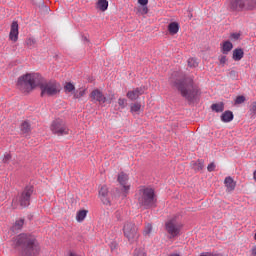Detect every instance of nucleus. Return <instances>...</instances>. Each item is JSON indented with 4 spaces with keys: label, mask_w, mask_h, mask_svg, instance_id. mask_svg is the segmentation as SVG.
<instances>
[{
    "label": "nucleus",
    "mask_w": 256,
    "mask_h": 256,
    "mask_svg": "<svg viewBox=\"0 0 256 256\" xmlns=\"http://www.w3.org/2000/svg\"><path fill=\"white\" fill-rule=\"evenodd\" d=\"M17 89L21 93H31L36 87H40L41 97H55L61 93V84L56 80L43 82V77L39 73H26L18 78Z\"/></svg>",
    "instance_id": "f257e3e1"
},
{
    "label": "nucleus",
    "mask_w": 256,
    "mask_h": 256,
    "mask_svg": "<svg viewBox=\"0 0 256 256\" xmlns=\"http://www.w3.org/2000/svg\"><path fill=\"white\" fill-rule=\"evenodd\" d=\"M171 87H175L188 103L191 105L193 103H199L201 97V88L195 83L193 78L185 77L183 79H175L171 77L169 79Z\"/></svg>",
    "instance_id": "f03ea898"
},
{
    "label": "nucleus",
    "mask_w": 256,
    "mask_h": 256,
    "mask_svg": "<svg viewBox=\"0 0 256 256\" xmlns=\"http://www.w3.org/2000/svg\"><path fill=\"white\" fill-rule=\"evenodd\" d=\"M15 249L19 256H39L41 253V245L37 240V236L31 233H20L14 238Z\"/></svg>",
    "instance_id": "7ed1b4c3"
},
{
    "label": "nucleus",
    "mask_w": 256,
    "mask_h": 256,
    "mask_svg": "<svg viewBox=\"0 0 256 256\" xmlns=\"http://www.w3.org/2000/svg\"><path fill=\"white\" fill-rule=\"evenodd\" d=\"M139 207L155 209L157 207V194L151 186H140L135 194Z\"/></svg>",
    "instance_id": "20e7f679"
},
{
    "label": "nucleus",
    "mask_w": 256,
    "mask_h": 256,
    "mask_svg": "<svg viewBox=\"0 0 256 256\" xmlns=\"http://www.w3.org/2000/svg\"><path fill=\"white\" fill-rule=\"evenodd\" d=\"M256 8V0H228V10L231 13L241 11H253Z\"/></svg>",
    "instance_id": "39448f33"
},
{
    "label": "nucleus",
    "mask_w": 256,
    "mask_h": 256,
    "mask_svg": "<svg viewBox=\"0 0 256 256\" xmlns=\"http://www.w3.org/2000/svg\"><path fill=\"white\" fill-rule=\"evenodd\" d=\"M33 191V186H26L18 198L12 200L13 209H17V201L19 202L20 207H29V205H31Z\"/></svg>",
    "instance_id": "423d86ee"
},
{
    "label": "nucleus",
    "mask_w": 256,
    "mask_h": 256,
    "mask_svg": "<svg viewBox=\"0 0 256 256\" xmlns=\"http://www.w3.org/2000/svg\"><path fill=\"white\" fill-rule=\"evenodd\" d=\"M50 130L53 135H57L58 137H62L63 135H69V128L65 123V120L61 118H57L52 121L50 125Z\"/></svg>",
    "instance_id": "0eeeda50"
},
{
    "label": "nucleus",
    "mask_w": 256,
    "mask_h": 256,
    "mask_svg": "<svg viewBox=\"0 0 256 256\" xmlns=\"http://www.w3.org/2000/svg\"><path fill=\"white\" fill-rule=\"evenodd\" d=\"M123 233L130 243H134V241L139 239V232L137 231V226L132 222H126L124 224Z\"/></svg>",
    "instance_id": "6e6552de"
},
{
    "label": "nucleus",
    "mask_w": 256,
    "mask_h": 256,
    "mask_svg": "<svg viewBox=\"0 0 256 256\" xmlns=\"http://www.w3.org/2000/svg\"><path fill=\"white\" fill-rule=\"evenodd\" d=\"M181 227V223L177 221V216L171 218L165 223V229L168 235H171V237H177V235H179L181 232Z\"/></svg>",
    "instance_id": "1a4fd4ad"
},
{
    "label": "nucleus",
    "mask_w": 256,
    "mask_h": 256,
    "mask_svg": "<svg viewBox=\"0 0 256 256\" xmlns=\"http://www.w3.org/2000/svg\"><path fill=\"white\" fill-rule=\"evenodd\" d=\"M117 181L122 187L123 197H127L131 189V185H127V181H129V175H127L125 172H121L120 174H118Z\"/></svg>",
    "instance_id": "9d476101"
},
{
    "label": "nucleus",
    "mask_w": 256,
    "mask_h": 256,
    "mask_svg": "<svg viewBox=\"0 0 256 256\" xmlns=\"http://www.w3.org/2000/svg\"><path fill=\"white\" fill-rule=\"evenodd\" d=\"M145 91H147V86H140L135 88L134 90H130L127 92L126 97L130 99V101H137L141 95L145 94Z\"/></svg>",
    "instance_id": "9b49d317"
},
{
    "label": "nucleus",
    "mask_w": 256,
    "mask_h": 256,
    "mask_svg": "<svg viewBox=\"0 0 256 256\" xmlns=\"http://www.w3.org/2000/svg\"><path fill=\"white\" fill-rule=\"evenodd\" d=\"M90 99L94 103H99L100 105H103V103L107 102V97H105V95H103V92L99 89H94L90 93Z\"/></svg>",
    "instance_id": "f8f14e48"
},
{
    "label": "nucleus",
    "mask_w": 256,
    "mask_h": 256,
    "mask_svg": "<svg viewBox=\"0 0 256 256\" xmlns=\"http://www.w3.org/2000/svg\"><path fill=\"white\" fill-rule=\"evenodd\" d=\"M9 39L14 43L19 41V23L17 21H13L11 24Z\"/></svg>",
    "instance_id": "ddd939ff"
},
{
    "label": "nucleus",
    "mask_w": 256,
    "mask_h": 256,
    "mask_svg": "<svg viewBox=\"0 0 256 256\" xmlns=\"http://www.w3.org/2000/svg\"><path fill=\"white\" fill-rule=\"evenodd\" d=\"M107 195H109V189L107 186H102L99 190L100 199L104 205H111V201L107 198Z\"/></svg>",
    "instance_id": "4468645a"
},
{
    "label": "nucleus",
    "mask_w": 256,
    "mask_h": 256,
    "mask_svg": "<svg viewBox=\"0 0 256 256\" xmlns=\"http://www.w3.org/2000/svg\"><path fill=\"white\" fill-rule=\"evenodd\" d=\"M224 185L228 192L235 191V187H237V183L230 176L225 178Z\"/></svg>",
    "instance_id": "2eb2a0df"
},
{
    "label": "nucleus",
    "mask_w": 256,
    "mask_h": 256,
    "mask_svg": "<svg viewBox=\"0 0 256 256\" xmlns=\"http://www.w3.org/2000/svg\"><path fill=\"white\" fill-rule=\"evenodd\" d=\"M181 26L178 24V22H171L168 24V32L169 35H177L179 33V29Z\"/></svg>",
    "instance_id": "dca6fc26"
},
{
    "label": "nucleus",
    "mask_w": 256,
    "mask_h": 256,
    "mask_svg": "<svg viewBox=\"0 0 256 256\" xmlns=\"http://www.w3.org/2000/svg\"><path fill=\"white\" fill-rule=\"evenodd\" d=\"M20 130L22 135H29L31 133V123L25 120L20 125Z\"/></svg>",
    "instance_id": "f3484780"
},
{
    "label": "nucleus",
    "mask_w": 256,
    "mask_h": 256,
    "mask_svg": "<svg viewBox=\"0 0 256 256\" xmlns=\"http://www.w3.org/2000/svg\"><path fill=\"white\" fill-rule=\"evenodd\" d=\"M245 55V52L242 48H236L233 50L232 59L234 61H241Z\"/></svg>",
    "instance_id": "a211bd4d"
},
{
    "label": "nucleus",
    "mask_w": 256,
    "mask_h": 256,
    "mask_svg": "<svg viewBox=\"0 0 256 256\" xmlns=\"http://www.w3.org/2000/svg\"><path fill=\"white\" fill-rule=\"evenodd\" d=\"M233 119H234V115H233V112H231V110H226L221 115V121H223V123H231Z\"/></svg>",
    "instance_id": "6ab92c4d"
},
{
    "label": "nucleus",
    "mask_w": 256,
    "mask_h": 256,
    "mask_svg": "<svg viewBox=\"0 0 256 256\" xmlns=\"http://www.w3.org/2000/svg\"><path fill=\"white\" fill-rule=\"evenodd\" d=\"M232 49L233 43H231V41H225L222 45L221 53H223V55H228Z\"/></svg>",
    "instance_id": "aec40b11"
},
{
    "label": "nucleus",
    "mask_w": 256,
    "mask_h": 256,
    "mask_svg": "<svg viewBox=\"0 0 256 256\" xmlns=\"http://www.w3.org/2000/svg\"><path fill=\"white\" fill-rule=\"evenodd\" d=\"M211 110L215 113H223V111H225V103H214L211 105Z\"/></svg>",
    "instance_id": "412c9836"
},
{
    "label": "nucleus",
    "mask_w": 256,
    "mask_h": 256,
    "mask_svg": "<svg viewBox=\"0 0 256 256\" xmlns=\"http://www.w3.org/2000/svg\"><path fill=\"white\" fill-rule=\"evenodd\" d=\"M109 8V2L107 0H98L97 9L100 11H107Z\"/></svg>",
    "instance_id": "4be33fe9"
},
{
    "label": "nucleus",
    "mask_w": 256,
    "mask_h": 256,
    "mask_svg": "<svg viewBox=\"0 0 256 256\" xmlns=\"http://www.w3.org/2000/svg\"><path fill=\"white\" fill-rule=\"evenodd\" d=\"M86 93H87V89H84V88L74 90L73 99H81V97H85Z\"/></svg>",
    "instance_id": "5701e85b"
},
{
    "label": "nucleus",
    "mask_w": 256,
    "mask_h": 256,
    "mask_svg": "<svg viewBox=\"0 0 256 256\" xmlns=\"http://www.w3.org/2000/svg\"><path fill=\"white\" fill-rule=\"evenodd\" d=\"M88 213L89 211L87 210L78 211L76 214V220L78 221V223H82V221H85V217H87Z\"/></svg>",
    "instance_id": "b1692460"
},
{
    "label": "nucleus",
    "mask_w": 256,
    "mask_h": 256,
    "mask_svg": "<svg viewBox=\"0 0 256 256\" xmlns=\"http://www.w3.org/2000/svg\"><path fill=\"white\" fill-rule=\"evenodd\" d=\"M25 224V220L23 219H20V220H17L14 225L12 226V231L15 232V231H21L23 229V225Z\"/></svg>",
    "instance_id": "393cba45"
},
{
    "label": "nucleus",
    "mask_w": 256,
    "mask_h": 256,
    "mask_svg": "<svg viewBox=\"0 0 256 256\" xmlns=\"http://www.w3.org/2000/svg\"><path fill=\"white\" fill-rule=\"evenodd\" d=\"M25 45L28 49H35L37 47V40L35 38H27Z\"/></svg>",
    "instance_id": "a878e982"
},
{
    "label": "nucleus",
    "mask_w": 256,
    "mask_h": 256,
    "mask_svg": "<svg viewBox=\"0 0 256 256\" xmlns=\"http://www.w3.org/2000/svg\"><path fill=\"white\" fill-rule=\"evenodd\" d=\"M75 91V85L71 82H66L64 85V92L65 93H73Z\"/></svg>",
    "instance_id": "bb28decb"
},
{
    "label": "nucleus",
    "mask_w": 256,
    "mask_h": 256,
    "mask_svg": "<svg viewBox=\"0 0 256 256\" xmlns=\"http://www.w3.org/2000/svg\"><path fill=\"white\" fill-rule=\"evenodd\" d=\"M141 111V104L140 102H136L131 104L130 106V112L131 113H139Z\"/></svg>",
    "instance_id": "cd10ccee"
},
{
    "label": "nucleus",
    "mask_w": 256,
    "mask_h": 256,
    "mask_svg": "<svg viewBox=\"0 0 256 256\" xmlns=\"http://www.w3.org/2000/svg\"><path fill=\"white\" fill-rule=\"evenodd\" d=\"M245 101H247L245 96H243V95L237 96L235 99V105H241V104L245 103Z\"/></svg>",
    "instance_id": "c85d7f7f"
},
{
    "label": "nucleus",
    "mask_w": 256,
    "mask_h": 256,
    "mask_svg": "<svg viewBox=\"0 0 256 256\" xmlns=\"http://www.w3.org/2000/svg\"><path fill=\"white\" fill-rule=\"evenodd\" d=\"M250 115L252 117H255L256 115V101L252 102L250 107H249Z\"/></svg>",
    "instance_id": "c756f323"
},
{
    "label": "nucleus",
    "mask_w": 256,
    "mask_h": 256,
    "mask_svg": "<svg viewBox=\"0 0 256 256\" xmlns=\"http://www.w3.org/2000/svg\"><path fill=\"white\" fill-rule=\"evenodd\" d=\"M118 105H119L120 109H125V107H127V99L119 98Z\"/></svg>",
    "instance_id": "7c9ffc66"
},
{
    "label": "nucleus",
    "mask_w": 256,
    "mask_h": 256,
    "mask_svg": "<svg viewBox=\"0 0 256 256\" xmlns=\"http://www.w3.org/2000/svg\"><path fill=\"white\" fill-rule=\"evenodd\" d=\"M199 63L197 62V59L195 58H189L188 59V66L189 67H197Z\"/></svg>",
    "instance_id": "2f4dec72"
},
{
    "label": "nucleus",
    "mask_w": 256,
    "mask_h": 256,
    "mask_svg": "<svg viewBox=\"0 0 256 256\" xmlns=\"http://www.w3.org/2000/svg\"><path fill=\"white\" fill-rule=\"evenodd\" d=\"M138 12L141 13V15H147V13H149V7H147V5L142 6L138 8Z\"/></svg>",
    "instance_id": "473e14b6"
},
{
    "label": "nucleus",
    "mask_w": 256,
    "mask_h": 256,
    "mask_svg": "<svg viewBox=\"0 0 256 256\" xmlns=\"http://www.w3.org/2000/svg\"><path fill=\"white\" fill-rule=\"evenodd\" d=\"M12 156L10 153H5L4 157L2 159V163L9 164V161H11Z\"/></svg>",
    "instance_id": "72a5a7b5"
},
{
    "label": "nucleus",
    "mask_w": 256,
    "mask_h": 256,
    "mask_svg": "<svg viewBox=\"0 0 256 256\" xmlns=\"http://www.w3.org/2000/svg\"><path fill=\"white\" fill-rule=\"evenodd\" d=\"M134 256H147V254L145 253V250H143V248H140L135 250Z\"/></svg>",
    "instance_id": "f704fd0d"
},
{
    "label": "nucleus",
    "mask_w": 256,
    "mask_h": 256,
    "mask_svg": "<svg viewBox=\"0 0 256 256\" xmlns=\"http://www.w3.org/2000/svg\"><path fill=\"white\" fill-rule=\"evenodd\" d=\"M240 38H241V33H232V34H230V39L232 41H239Z\"/></svg>",
    "instance_id": "c9c22d12"
},
{
    "label": "nucleus",
    "mask_w": 256,
    "mask_h": 256,
    "mask_svg": "<svg viewBox=\"0 0 256 256\" xmlns=\"http://www.w3.org/2000/svg\"><path fill=\"white\" fill-rule=\"evenodd\" d=\"M151 231H153V226L151 224H147L144 229V235H150Z\"/></svg>",
    "instance_id": "e433bc0d"
},
{
    "label": "nucleus",
    "mask_w": 256,
    "mask_h": 256,
    "mask_svg": "<svg viewBox=\"0 0 256 256\" xmlns=\"http://www.w3.org/2000/svg\"><path fill=\"white\" fill-rule=\"evenodd\" d=\"M220 65H225L227 63V56H220L219 57Z\"/></svg>",
    "instance_id": "4c0bfd02"
},
{
    "label": "nucleus",
    "mask_w": 256,
    "mask_h": 256,
    "mask_svg": "<svg viewBox=\"0 0 256 256\" xmlns=\"http://www.w3.org/2000/svg\"><path fill=\"white\" fill-rule=\"evenodd\" d=\"M203 160H198V164H197V171H203Z\"/></svg>",
    "instance_id": "58836bf2"
},
{
    "label": "nucleus",
    "mask_w": 256,
    "mask_h": 256,
    "mask_svg": "<svg viewBox=\"0 0 256 256\" xmlns=\"http://www.w3.org/2000/svg\"><path fill=\"white\" fill-rule=\"evenodd\" d=\"M209 173H212V171H215V163H210L207 167Z\"/></svg>",
    "instance_id": "ea45409f"
},
{
    "label": "nucleus",
    "mask_w": 256,
    "mask_h": 256,
    "mask_svg": "<svg viewBox=\"0 0 256 256\" xmlns=\"http://www.w3.org/2000/svg\"><path fill=\"white\" fill-rule=\"evenodd\" d=\"M138 3L142 5V7H145L149 3V0H138Z\"/></svg>",
    "instance_id": "a19ab883"
},
{
    "label": "nucleus",
    "mask_w": 256,
    "mask_h": 256,
    "mask_svg": "<svg viewBox=\"0 0 256 256\" xmlns=\"http://www.w3.org/2000/svg\"><path fill=\"white\" fill-rule=\"evenodd\" d=\"M250 253H251V256H256V246L252 247Z\"/></svg>",
    "instance_id": "79ce46f5"
},
{
    "label": "nucleus",
    "mask_w": 256,
    "mask_h": 256,
    "mask_svg": "<svg viewBox=\"0 0 256 256\" xmlns=\"http://www.w3.org/2000/svg\"><path fill=\"white\" fill-rule=\"evenodd\" d=\"M110 247H111V251H113V249H116L117 244H116L115 242H112V243L110 244Z\"/></svg>",
    "instance_id": "37998d69"
},
{
    "label": "nucleus",
    "mask_w": 256,
    "mask_h": 256,
    "mask_svg": "<svg viewBox=\"0 0 256 256\" xmlns=\"http://www.w3.org/2000/svg\"><path fill=\"white\" fill-rule=\"evenodd\" d=\"M254 181L256 182V170L253 173Z\"/></svg>",
    "instance_id": "c03bdc74"
},
{
    "label": "nucleus",
    "mask_w": 256,
    "mask_h": 256,
    "mask_svg": "<svg viewBox=\"0 0 256 256\" xmlns=\"http://www.w3.org/2000/svg\"><path fill=\"white\" fill-rule=\"evenodd\" d=\"M230 74H231V75H235V71L232 70V71L230 72Z\"/></svg>",
    "instance_id": "a18cd8bd"
},
{
    "label": "nucleus",
    "mask_w": 256,
    "mask_h": 256,
    "mask_svg": "<svg viewBox=\"0 0 256 256\" xmlns=\"http://www.w3.org/2000/svg\"><path fill=\"white\" fill-rule=\"evenodd\" d=\"M169 256H179V254H170Z\"/></svg>",
    "instance_id": "49530a36"
},
{
    "label": "nucleus",
    "mask_w": 256,
    "mask_h": 256,
    "mask_svg": "<svg viewBox=\"0 0 256 256\" xmlns=\"http://www.w3.org/2000/svg\"><path fill=\"white\" fill-rule=\"evenodd\" d=\"M84 41H89V39H87V37H84Z\"/></svg>",
    "instance_id": "de8ad7c7"
},
{
    "label": "nucleus",
    "mask_w": 256,
    "mask_h": 256,
    "mask_svg": "<svg viewBox=\"0 0 256 256\" xmlns=\"http://www.w3.org/2000/svg\"><path fill=\"white\" fill-rule=\"evenodd\" d=\"M254 239H255V241H256V232H255V234H254Z\"/></svg>",
    "instance_id": "09e8293b"
}]
</instances>
